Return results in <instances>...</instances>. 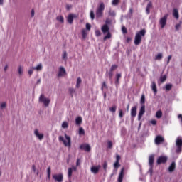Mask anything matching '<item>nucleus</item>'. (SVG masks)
<instances>
[{"mask_svg": "<svg viewBox=\"0 0 182 182\" xmlns=\"http://www.w3.org/2000/svg\"><path fill=\"white\" fill-rule=\"evenodd\" d=\"M108 76H109V80H112V79L113 77V72L112 71H109Z\"/></svg>", "mask_w": 182, "mask_h": 182, "instance_id": "nucleus-46", "label": "nucleus"}, {"mask_svg": "<svg viewBox=\"0 0 182 182\" xmlns=\"http://www.w3.org/2000/svg\"><path fill=\"white\" fill-rule=\"evenodd\" d=\"M63 59H65V60L68 59V53H66V51L63 52Z\"/></svg>", "mask_w": 182, "mask_h": 182, "instance_id": "nucleus-53", "label": "nucleus"}, {"mask_svg": "<svg viewBox=\"0 0 182 182\" xmlns=\"http://www.w3.org/2000/svg\"><path fill=\"white\" fill-rule=\"evenodd\" d=\"M6 107V102H2L1 105V109H5Z\"/></svg>", "mask_w": 182, "mask_h": 182, "instance_id": "nucleus-57", "label": "nucleus"}, {"mask_svg": "<svg viewBox=\"0 0 182 182\" xmlns=\"http://www.w3.org/2000/svg\"><path fill=\"white\" fill-rule=\"evenodd\" d=\"M123 177H124V168H122L121 169V171L118 177V182H123Z\"/></svg>", "mask_w": 182, "mask_h": 182, "instance_id": "nucleus-17", "label": "nucleus"}, {"mask_svg": "<svg viewBox=\"0 0 182 182\" xmlns=\"http://www.w3.org/2000/svg\"><path fill=\"white\" fill-rule=\"evenodd\" d=\"M105 23L104 24L102 28L101 31L104 35L107 33V35L103 38V41H107V39H110L112 38V33H110V28L108 25H110L112 23V21L110 19L107 18L105 21Z\"/></svg>", "mask_w": 182, "mask_h": 182, "instance_id": "nucleus-1", "label": "nucleus"}, {"mask_svg": "<svg viewBox=\"0 0 182 182\" xmlns=\"http://www.w3.org/2000/svg\"><path fill=\"white\" fill-rule=\"evenodd\" d=\"M90 28H92V26H90V23L86 24V30L87 31H90Z\"/></svg>", "mask_w": 182, "mask_h": 182, "instance_id": "nucleus-56", "label": "nucleus"}, {"mask_svg": "<svg viewBox=\"0 0 182 182\" xmlns=\"http://www.w3.org/2000/svg\"><path fill=\"white\" fill-rule=\"evenodd\" d=\"M18 74H19L20 75H23V69L22 68V66H21V65L18 66Z\"/></svg>", "mask_w": 182, "mask_h": 182, "instance_id": "nucleus-43", "label": "nucleus"}, {"mask_svg": "<svg viewBox=\"0 0 182 182\" xmlns=\"http://www.w3.org/2000/svg\"><path fill=\"white\" fill-rule=\"evenodd\" d=\"M144 113H146V105H142L138 114L139 121L141 120V117H143V114H144Z\"/></svg>", "mask_w": 182, "mask_h": 182, "instance_id": "nucleus-7", "label": "nucleus"}, {"mask_svg": "<svg viewBox=\"0 0 182 182\" xmlns=\"http://www.w3.org/2000/svg\"><path fill=\"white\" fill-rule=\"evenodd\" d=\"M56 19L58 21V22H60L61 23H63L65 22V18L63 17V16H58L56 17Z\"/></svg>", "mask_w": 182, "mask_h": 182, "instance_id": "nucleus-28", "label": "nucleus"}, {"mask_svg": "<svg viewBox=\"0 0 182 182\" xmlns=\"http://www.w3.org/2000/svg\"><path fill=\"white\" fill-rule=\"evenodd\" d=\"M173 16H174V18H176V19H178L180 18V16L178 14V10H177V9H173Z\"/></svg>", "mask_w": 182, "mask_h": 182, "instance_id": "nucleus-21", "label": "nucleus"}, {"mask_svg": "<svg viewBox=\"0 0 182 182\" xmlns=\"http://www.w3.org/2000/svg\"><path fill=\"white\" fill-rule=\"evenodd\" d=\"M145 35H146L145 29H142L138 33H136L134 38V45H136V46H138V45H140V43H141V37L145 36Z\"/></svg>", "mask_w": 182, "mask_h": 182, "instance_id": "nucleus-2", "label": "nucleus"}, {"mask_svg": "<svg viewBox=\"0 0 182 182\" xmlns=\"http://www.w3.org/2000/svg\"><path fill=\"white\" fill-rule=\"evenodd\" d=\"M65 137L66 140H65V138L63 136H60L58 137L59 141H63L65 147L70 148L72 146V139L67 134H65Z\"/></svg>", "mask_w": 182, "mask_h": 182, "instance_id": "nucleus-3", "label": "nucleus"}, {"mask_svg": "<svg viewBox=\"0 0 182 182\" xmlns=\"http://www.w3.org/2000/svg\"><path fill=\"white\" fill-rule=\"evenodd\" d=\"M119 117L120 119H122V117H123V110L122 109H119Z\"/></svg>", "mask_w": 182, "mask_h": 182, "instance_id": "nucleus-60", "label": "nucleus"}, {"mask_svg": "<svg viewBox=\"0 0 182 182\" xmlns=\"http://www.w3.org/2000/svg\"><path fill=\"white\" fill-rule=\"evenodd\" d=\"M35 16V10L33 9L31 10V18H33Z\"/></svg>", "mask_w": 182, "mask_h": 182, "instance_id": "nucleus-62", "label": "nucleus"}, {"mask_svg": "<svg viewBox=\"0 0 182 182\" xmlns=\"http://www.w3.org/2000/svg\"><path fill=\"white\" fill-rule=\"evenodd\" d=\"M154 164V155L151 154L149 157V165L151 169H153Z\"/></svg>", "mask_w": 182, "mask_h": 182, "instance_id": "nucleus-11", "label": "nucleus"}, {"mask_svg": "<svg viewBox=\"0 0 182 182\" xmlns=\"http://www.w3.org/2000/svg\"><path fill=\"white\" fill-rule=\"evenodd\" d=\"M72 173H73V170L72 169V168H69L68 173V178H70L72 177Z\"/></svg>", "mask_w": 182, "mask_h": 182, "instance_id": "nucleus-39", "label": "nucleus"}, {"mask_svg": "<svg viewBox=\"0 0 182 182\" xmlns=\"http://www.w3.org/2000/svg\"><path fill=\"white\" fill-rule=\"evenodd\" d=\"M116 109H117L116 106L112 107L109 108V111L112 112V113H115L116 112Z\"/></svg>", "mask_w": 182, "mask_h": 182, "instance_id": "nucleus-47", "label": "nucleus"}, {"mask_svg": "<svg viewBox=\"0 0 182 182\" xmlns=\"http://www.w3.org/2000/svg\"><path fill=\"white\" fill-rule=\"evenodd\" d=\"M104 87H105V89H107V85H106V82H103V83H102V90H103Z\"/></svg>", "mask_w": 182, "mask_h": 182, "instance_id": "nucleus-58", "label": "nucleus"}, {"mask_svg": "<svg viewBox=\"0 0 182 182\" xmlns=\"http://www.w3.org/2000/svg\"><path fill=\"white\" fill-rule=\"evenodd\" d=\"M80 136H85V129L82 127L79 128Z\"/></svg>", "mask_w": 182, "mask_h": 182, "instance_id": "nucleus-37", "label": "nucleus"}, {"mask_svg": "<svg viewBox=\"0 0 182 182\" xmlns=\"http://www.w3.org/2000/svg\"><path fill=\"white\" fill-rule=\"evenodd\" d=\"M91 172L93 173V174H97V173H99V171L100 170V165H98L97 166H92L91 168Z\"/></svg>", "mask_w": 182, "mask_h": 182, "instance_id": "nucleus-15", "label": "nucleus"}, {"mask_svg": "<svg viewBox=\"0 0 182 182\" xmlns=\"http://www.w3.org/2000/svg\"><path fill=\"white\" fill-rule=\"evenodd\" d=\"M32 170H33V171L34 173L36 172V166L35 165H33V166H32Z\"/></svg>", "mask_w": 182, "mask_h": 182, "instance_id": "nucleus-63", "label": "nucleus"}, {"mask_svg": "<svg viewBox=\"0 0 182 182\" xmlns=\"http://www.w3.org/2000/svg\"><path fill=\"white\" fill-rule=\"evenodd\" d=\"M105 3L100 2L95 11L96 18H102V16H103V11H105Z\"/></svg>", "mask_w": 182, "mask_h": 182, "instance_id": "nucleus-4", "label": "nucleus"}, {"mask_svg": "<svg viewBox=\"0 0 182 182\" xmlns=\"http://www.w3.org/2000/svg\"><path fill=\"white\" fill-rule=\"evenodd\" d=\"M122 78V74L121 73H117L116 74V80H115V85L117 86L119 85V80Z\"/></svg>", "mask_w": 182, "mask_h": 182, "instance_id": "nucleus-23", "label": "nucleus"}, {"mask_svg": "<svg viewBox=\"0 0 182 182\" xmlns=\"http://www.w3.org/2000/svg\"><path fill=\"white\" fill-rule=\"evenodd\" d=\"M180 26H181L180 24H176V31H178V29H180Z\"/></svg>", "mask_w": 182, "mask_h": 182, "instance_id": "nucleus-64", "label": "nucleus"}, {"mask_svg": "<svg viewBox=\"0 0 182 182\" xmlns=\"http://www.w3.org/2000/svg\"><path fill=\"white\" fill-rule=\"evenodd\" d=\"M167 18H168V14H165L164 17L160 18L159 25H161V29H164L166 25H167Z\"/></svg>", "mask_w": 182, "mask_h": 182, "instance_id": "nucleus-6", "label": "nucleus"}, {"mask_svg": "<svg viewBox=\"0 0 182 182\" xmlns=\"http://www.w3.org/2000/svg\"><path fill=\"white\" fill-rule=\"evenodd\" d=\"M122 31L124 34L127 33V28H126L124 26H122Z\"/></svg>", "mask_w": 182, "mask_h": 182, "instance_id": "nucleus-54", "label": "nucleus"}, {"mask_svg": "<svg viewBox=\"0 0 182 182\" xmlns=\"http://www.w3.org/2000/svg\"><path fill=\"white\" fill-rule=\"evenodd\" d=\"M166 80H167V75H163V76H161L160 77V80L161 83H164V82H166Z\"/></svg>", "mask_w": 182, "mask_h": 182, "instance_id": "nucleus-41", "label": "nucleus"}, {"mask_svg": "<svg viewBox=\"0 0 182 182\" xmlns=\"http://www.w3.org/2000/svg\"><path fill=\"white\" fill-rule=\"evenodd\" d=\"M107 146H108V149H112V147H113V143H112V141H107Z\"/></svg>", "mask_w": 182, "mask_h": 182, "instance_id": "nucleus-45", "label": "nucleus"}, {"mask_svg": "<svg viewBox=\"0 0 182 182\" xmlns=\"http://www.w3.org/2000/svg\"><path fill=\"white\" fill-rule=\"evenodd\" d=\"M157 164H164L165 163H167V158L164 156H161L158 158L156 161Z\"/></svg>", "mask_w": 182, "mask_h": 182, "instance_id": "nucleus-10", "label": "nucleus"}, {"mask_svg": "<svg viewBox=\"0 0 182 182\" xmlns=\"http://www.w3.org/2000/svg\"><path fill=\"white\" fill-rule=\"evenodd\" d=\"M90 18L92 19V21H93V19H95V13L93 12V11H90Z\"/></svg>", "mask_w": 182, "mask_h": 182, "instance_id": "nucleus-51", "label": "nucleus"}, {"mask_svg": "<svg viewBox=\"0 0 182 182\" xmlns=\"http://www.w3.org/2000/svg\"><path fill=\"white\" fill-rule=\"evenodd\" d=\"M171 87H173V85L168 84L166 85L165 89L166 90L168 91V90H171Z\"/></svg>", "mask_w": 182, "mask_h": 182, "instance_id": "nucleus-42", "label": "nucleus"}, {"mask_svg": "<svg viewBox=\"0 0 182 182\" xmlns=\"http://www.w3.org/2000/svg\"><path fill=\"white\" fill-rule=\"evenodd\" d=\"M114 169L116 170V171H117L119 167H120L119 162L115 161L114 164Z\"/></svg>", "mask_w": 182, "mask_h": 182, "instance_id": "nucleus-36", "label": "nucleus"}, {"mask_svg": "<svg viewBox=\"0 0 182 182\" xmlns=\"http://www.w3.org/2000/svg\"><path fill=\"white\" fill-rule=\"evenodd\" d=\"M177 149L176 150V153H181V151H182V146H176Z\"/></svg>", "mask_w": 182, "mask_h": 182, "instance_id": "nucleus-48", "label": "nucleus"}, {"mask_svg": "<svg viewBox=\"0 0 182 182\" xmlns=\"http://www.w3.org/2000/svg\"><path fill=\"white\" fill-rule=\"evenodd\" d=\"M80 159H77V162H76V166H77V167H78V166H80Z\"/></svg>", "mask_w": 182, "mask_h": 182, "instance_id": "nucleus-61", "label": "nucleus"}, {"mask_svg": "<svg viewBox=\"0 0 182 182\" xmlns=\"http://www.w3.org/2000/svg\"><path fill=\"white\" fill-rule=\"evenodd\" d=\"M117 68H119V65L114 64L111 66V68L109 70L110 72H114V70H116V69H117Z\"/></svg>", "mask_w": 182, "mask_h": 182, "instance_id": "nucleus-30", "label": "nucleus"}, {"mask_svg": "<svg viewBox=\"0 0 182 182\" xmlns=\"http://www.w3.org/2000/svg\"><path fill=\"white\" fill-rule=\"evenodd\" d=\"M121 159L122 158L120 157V155L117 154V156H116V161L119 162Z\"/></svg>", "mask_w": 182, "mask_h": 182, "instance_id": "nucleus-55", "label": "nucleus"}, {"mask_svg": "<svg viewBox=\"0 0 182 182\" xmlns=\"http://www.w3.org/2000/svg\"><path fill=\"white\" fill-rule=\"evenodd\" d=\"M161 143H164V137H163L161 135L156 136L155 138V144L159 146L161 144Z\"/></svg>", "mask_w": 182, "mask_h": 182, "instance_id": "nucleus-9", "label": "nucleus"}, {"mask_svg": "<svg viewBox=\"0 0 182 182\" xmlns=\"http://www.w3.org/2000/svg\"><path fill=\"white\" fill-rule=\"evenodd\" d=\"M151 123V124H153V126H156L157 124V121H156L155 119H153L150 122Z\"/></svg>", "mask_w": 182, "mask_h": 182, "instance_id": "nucleus-59", "label": "nucleus"}, {"mask_svg": "<svg viewBox=\"0 0 182 182\" xmlns=\"http://www.w3.org/2000/svg\"><path fill=\"white\" fill-rule=\"evenodd\" d=\"M102 35V33L100 31V30L95 31V36L99 37Z\"/></svg>", "mask_w": 182, "mask_h": 182, "instance_id": "nucleus-50", "label": "nucleus"}, {"mask_svg": "<svg viewBox=\"0 0 182 182\" xmlns=\"http://www.w3.org/2000/svg\"><path fill=\"white\" fill-rule=\"evenodd\" d=\"M82 117H77L75 119V124H77V126H80V124H82Z\"/></svg>", "mask_w": 182, "mask_h": 182, "instance_id": "nucleus-24", "label": "nucleus"}, {"mask_svg": "<svg viewBox=\"0 0 182 182\" xmlns=\"http://www.w3.org/2000/svg\"><path fill=\"white\" fill-rule=\"evenodd\" d=\"M34 134L38 138V140H43V134H40L39 130L35 129Z\"/></svg>", "mask_w": 182, "mask_h": 182, "instance_id": "nucleus-18", "label": "nucleus"}, {"mask_svg": "<svg viewBox=\"0 0 182 182\" xmlns=\"http://www.w3.org/2000/svg\"><path fill=\"white\" fill-rule=\"evenodd\" d=\"M82 83V78H80V77H78L77 79V83H76V87L77 88V89H79V87H80V84Z\"/></svg>", "mask_w": 182, "mask_h": 182, "instance_id": "nucleus-29", "label": "nucleus"}, {"mask_svg": "<svg viewBox=\"0 0 182 182\" xmlns=\"http://www.w3.org/2000/svg\"><path fill=\"white\" fill-rule=\"evenodd\" d=\"M63 129H68L69 127V123L68 122H63L62 124Z\"/></svg>", "mask_w": 182, "mask_h": 182, "instance_id": "nucleus-38", "label": "nucleus"}, {"mask_svg": "<svg viewBox=\"0 0 182 182\" xmlns=\"http://www.w3.org/2000/svg\"><path fill=\"white\" fill-rule=\"evenodd\" d=\"M82 39H86V36H87V33L86 32V30L82 29Z\"/></svg>", "mask_w": 182, "mask_h": 182, "instance_id": "nucleus-31", "label": "nucleus"}, {"mask_svg": "<svg viewBox=\"0 0 182 182\" xmlns=\"http://www.w3.org/2000/svg\"><path fill=\"white\" fill-rule=\"evenodd\" d=\"M53 180H55V181L63 182V174H62V173L53 174Z\"/></svg>", "mask_w": 182, "mask_h": 182, "instance_id": "nucleus-8", "label": "nucleus"}, {"mask_svg": "<svg viewBox=\"0 0 182 182\" xmlns=\"http://www.w3.org/2000/svg\"><path fill=\"white\" fill-rule=\"evenodd\" d=\"M151 89H152L154 93L156 95L157 93V85H156L155 82H152Z\"/></svg>", "mask_w": 182, "mask_h": 182, "instance_id": "nucleus-22", "label": "nucleus"}, {"mask_svg": "<svg viewBox=\"0 0 182 182\" xmlns=\"http://www.w3.org/2000/svg\"><path fill=\"white\" fill-rule=\"evenodd\" d=\"M74 18H76V15L73 14H70L68 17H67V21L68 22V23H70V25H72V23H73V19Z\"/></svg>", "mask_w": 182, "mask_h": 182, "instance_id": "nucleus-12", "label": "nucleus"}, {"mask_svg": "<svg viewBox=\"0 0 182 182\" xmlns=\"http://www.w3.org/2000/svg\"><path fill=\"white\" fill-rule=\"evenodd\" d=\"M176 170V162H172L168 168V171L173 173Z\"/></svg>", "mask_w": 182, "mask_h": 182, "instance_id": "nucleus-20", "label": "nucleus"}, {"mask_svg": "<svg viewBox=\"0 0 182 182\" xmlns=\"http://www.w3.org/2000/svg\"><path fill=\"white\" fill-rule=\"evenodd\" d=\"M162 116H163V112H161V110H159V111L156 112V117L157 119H161Z\"/></svg>", "mask_w": 182, "mask_h": 182, "instance_id": "nucleus-26", "label": "nucleus"}, {"mask_svg": "<svg viewBox=\"0 0 182 182\" xmlns=\"http://www.w3.org/2000/svg\"><path fill=\"white\" fill-rule=\"evenodd\" d=\"M153 8V3H151V1H149L146 6V12L147 14V15H149V14H150V9Z\"/></svg>", "mask_w": 182, "mask_h": 182, "instance_id": "nucleus-19", "label": "nucleus"}, {"mask_svg": "<svg viewBox=\"0 0 182 182\" xmlns=\"http://www.w3.org/2000/svg\"><path fill=\"white\" fill-rule=\"evenodd\" d=\"M50 174H51V169H50V166H49L47 169V177L48 180H50Z\"/></svg>", "mask_w": 182, "mask_h": 182, "instance_id": "nucleus-33", "label": "nucleus"}, {"mask_svg": "<svg viewBox=\"0 0 182 182\" xmlns=\"http://www.w3.org/2000/svg\"><path fill=\"white\" fill-rule=\"evenodd\" d=\"M39 102L41 103H43L44 106H46V107H48V106H49V103H50V100L49 98H46V97H45V95L41 94L39 97Z\"/></svg>", "mask_w": 182, "mask_h": 182, "instance_id": "nucleus-5", "label": "nucleus"}, {"mask_svg": "<svg viewBox=\"0 0 182 182\" xmlns=\"http://www.w3.org/2000/svg\"><path fill=\"white\" fill-rule=\"evenodd\" d=\"M119 3L120 0H112V5H113V6H117V5H119Z\"/></svg>", "mask_w": 182, "mask_h": 182, "instance_id": "nucleus-34", "label": "nucleus"}, {"mask_svg": "<svg viewBox=\"0 0 182 182\" xmlns=\"http://www.w3.org/2000/svg\"><path fill=\"white\" fill-rule=\"evenodd\" d=\"M176 146L182 147V139H177V140H176Z\"/></svg>", "mask_w": 182, "mask_h": 182, "instance_id": "nucleus-35", "label": "nucleus"}, {"mask_svg": "<svg viewBox=\"0 0 182 182\" xmlns=\"http://www.w3.org/2000/svg\"><path fill=\"white\" fill-rule=\"evenodd\" d=\"M33 68H34V70H37L38 72L43 69V66L42 65V63H40L36 67H33Z\"/></svg>", "mask_w": 182, "mask_h": 182, "instance_id": "nucleus-25", "label": "nucleus"}, {"mask_svg": "<svg viewBox=\"0 0 182 182\" xmlns=\"http://www.w3.org/2000/svg\"><path fill=\"white\" fill-rule=\"evenodd\" d=\"M65 75H66V70L63 67H60L58 77H61L62 76H65Z\"/></svg>", "mask_w": 182, "mask_h": 182, "instance_id": "nucleus-13", "label": "nucleus"}, {"mask_svg": "<svg viewBox=\"0 0 182 182\" xmlns=\"http://www.w3.org/2000/svg\"><path fill=\"white\" fill-rule=\"evenodd\" d=\"M70 95H71V97H73V95L76 92V90L73 88H70L69 89Z\"/></svg>", "mask_w": 182, "mask_h": 182, "instance_id": "nucleus-40", "label": "nucleus"}, {"mask_svg": "<svg viewBox=\"0 0 182 182\" xmlns=\"http://www.w3.org/2000/svg\"><path fill=\"white\" fill-rule=\"evenodd\" d=\"M80 149L81 150H85V151H87V152L90 151L91 150L90 145L89 144H81L80 146Z\"/></svg>", "mask_w": 182, "mask_h": 182, "instance_id": "nucleus-14", "label": "nucleus"}, {"mask_svg": "<svg viewBox=\"0 0 182 182\" xmlns=\"http://www.w3.org/2000/svg\"><path fill=\"white\" fill-rule=\"evenodd\" d=\"M109 15L110 16H116V12H114V11H109Z\"/></svg>", "mask_w": 182, "mask_h": 182, "instance_id": "nucleus-52", "label": "nucleus"}, {"mask_svg": "<svg viewBox=\"0 0 182 182\" xmlns=\"http://www.w3.org/2000/svg\"><path fill=\"white\" fill-rule=\"evenodd\" d=\"M103 168L105 170V171H106V170H107V161H104V164H103Z\"/></svg>", "mask_w": 182, "mask_h": 182, "instance_id": "nucleus-49", "label": "nucleus"}, {"mask_svg": "<svg viewBox=\"0 0 182 182\" xmlns=\"http://www.w3.org/2000/svg\"><path fill=\"white\" fill-rule=\"evenodd\" d=\"M33 70H35V68L33 67L31 68L28 70V75H29V76H32V75L33 74Z\"/></svg>", "mask_w": 182, "mask_h": 182, "instance_id": "nucleus-44", "label": "nucleus"}, {"mask_svg": "<svg viewBox=\"0 0 182 182\" xmlns=\"http://www.w3.org/2000/svg\"><path fill=\"white\" fill-rule=\"evenodd\" d=\"M140 103L141 105H143L146 103V96L144 95V94H143L141 97Z\"/></svg>", "mask_w": 182, "mask_h": 182, "instance_id": "nucleus-27", "label": "nucleus"}, {"mask_svg": "<svg viewBox=\"0 0 182 182\" xmlns=\"http://www.w3.org/2000/svg\"><path fill=\"white\" fill-rule=\"evenodd\" d=\"M137 116V106L132 107L131 109V117Z\"/></svg>", "mask_w": 182, "mask_h": 182, "instance_id": "nucleus-16", "label": "nucleus"}, {"mask_svg": "<svg viewBox=\"0 0 182 182\" xmlns=\"http://www.w3.org/2000/svg\"><path fill=\"white\" fill-rule=\"evenodd\" d=\"M163 59V54L162 53H159L155 57L156 60H161Z\"/></svg>", "mask_w": 182, "mask_h": 182, "instance_id": "nucleus-32", "label": "nucleus"}]
</instances>
